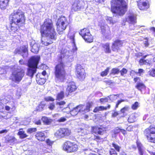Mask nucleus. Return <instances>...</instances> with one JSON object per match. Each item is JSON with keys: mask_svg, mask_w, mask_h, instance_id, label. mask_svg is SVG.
<instances>
[{"mask_svg": "<svg viewBox=\"0 0 155 155\" xmlns=\"http://www.w3.org/2000/svg\"><path fill=\"white\" fill-rule=\"evenodd\" d=\"M9 20L10 33L17 34L21 28L25 26L26 18L25 13L18 9L13 10L9 15Z\"/></svg>", "mask_w": 155, "mask_h": 155, "instance_id": "obj_1", "label": "nucleus"}, {"mask_svg": "<svg viewBox=\"0 0 155 155\" xmlns=\"http://www.w3.org/2000/svg\"><path fill=\"white\" fill-rule=\"evenodd\" d=\"M40 31L42 37L47 38L49 42L41 41L42 44L45 46H48L53 43L57 38V33L51 20L49 18L46 19L40 28Z\"/></svg>", "mask_w": 155, "mask_h": 155, "instance_id": "obj_2", "label": "nucleus"}, {"mask_svg": "<svg viewBox=\"0 0 155 155\" xmlns=\"http://www.w3.org/2000/svg\"><path fill=\"white\" fill-rule=\"evenodd\" d=\"M64 57L63 53H62L58 56L57 58L58 63L54 68L55 79L61 82H64L67 79V74L65 69L66 66L63 61Z\"/></svg>", "mask_w": 155, "mask_h": 155, "instance_id": "obj_3", "label": "nucleus"}, {"mask_svg": "<svg viewBox=\"0 0 155 155\" xmlns=\"http://www.w3.org/2000/svg\"><path fill=\"white\" fill-rule=\"evenodd\" d=\"M110 3L111 12L117 16H124L127 11V0H112Z\"/></svg>", "mask_w": 155, "mask_h": 155, "instance_id": "obj_4", "label": "nucleus"}, {"mask_svg": "<svg viewBox=\"0 0 155 155\" xmlns=\"http://www.w3.org/2000/svg\"><path fill=\"white\" fill-rule=\"evenodd\" d=\"M68 22L67 18L64 16H61L58 18L56 23L57 31L58 34L63 33L67 27Z\"/></svg>", "mask_w": 155, "mask_h": 155, "instance_id": "obj_5", "label": "nucleus"}, {"mask_svg": "<svg viewBox=\"0 0 155 155\" xmlns=\"http://www.w3.org/2000/svg\"><path fill=\"white\" fill-rule=\"evenodd\" d=\"M62 149L67 153H75L78 150V146L75 142L67 140L63 143Z\"/></svg>", "mask_w": 155, "mask_h": 155, "instance_id": "obj_6", "label": "nucleus"}, {"mask_svg": "<svg viewBox=\"0 0 155 155\" xmlns=\"http://www.w3.org/2000/svg\"><path fill=\"white\" fill-rule=\"evenodd\" d=\"M144 137L150 142L155 143V126L150 125L143 131Z\"/></svg>", "mask_w": 155, "mask_h": 155, "instance_id": "obj_7", "label": "nucleus"}, {"mask_svg": "<svg viewBox=\"0 0 155 155\" xmlns=\"http://www.w3.org/2000/svg\"><path fill=\"white\" fill-rule=\"evenodd\" d=\"M25 74L24 70L18 69L13 71L11 74V80L17 83H19L22 79Z\"/></svg>", "mask_w": 155, "mask_h": 155, "instance_id": "obj_8", "label": "nucleus"}, {"mask_svg": "<svg viewBox=\"0 0 155 155\" xmlns=\"http://www.w3.org/2000/svg\"><path fill=\"white\" fill-rule=\"evenodd\" d=\"M75 74L77 78L80 80H84L86 76V73L83 67L78 64L75 68Z\"/></svg>", "mask_w": 155, "mask_h": 155, "instance_id": "obj_9", "label": "nucleus"}, {"mask_svg": "<svg viewBox=\"0 0 155 155\" xmlns=\"http://www.w3.org/2000/svg\"><path fill=\"white\" fill-rule=\"evenodd\" d=\"M71 133V130L68 128H62L57 130L54 133V135L57 138H61L68 136Z\"/></svg>", "mask_w": 155, "mask_h": 155, "instance_id": "obj_10", "label": "nucleus"}, {"mask_svg": "<svg viewBox=\"0 0 155 155\" xmlns=\"http://www.w3.org/2000/svg\"><path fill=\"white\" fill-rule=\"evenodd\" d=\"M93 103L92 101H88L86 103V107H84V106L83 104H80L77 106L79 112L84 114L89 112L90 108L92 106Z\"/></svg>", "mask_w": 155, "mask_h": 155, "instance_id": "obj_11", "label": "nucleus"}, {"mask_svg": "<svg viewBox=\"0 0 155 155\" xmlns=\"http://www.w3.org/2000/svg\"><path fill=\"white\" fill-rule=\"evenodd\" d=\"M105 127L101 125H96L92 126L91 127V132L92 134H98L100 135H103L106 131Z\"/></svg>", "mask_w": 155, "mask_h": 155, "instance_id": "obj_12", "label": "nucleus"}, {"mask_svg": "<svg viewBox=\"0 0 155 155\" xmlns=\"http://www.w3.org/2000/svg\"><path fill=\"white\" fill-rule=\"evenodd\" d=\"M124 41L119 39L115 40L112 43L111 49L113 51H118L120 50V47L123 46Z\"/></svg>", "mask_w": 155, "mask_h": 155, "instance_id": "obj_13", "label": "nucleus"}, {"mask_svg": "<svg viewBox=\"0 0 155 155\" xmlns=\"http://www.w3.org/2000/svg\"><path fill=\"white\" fill-rule=\"evenodd\" d=\"M39 58L34 56H31L28 61V66L29 67L37 68Z\"/></svg>", "mask_w": 155, "mask_h": 155, "instance_id": "obj_14", "label": "nucleus"}, {"mask_svg": "<svg viewBox=\"0 0 155 155\" xmlns=\"http://www.w3.org/2000/svg\"><path fill=\"white\" fill-rule=\"evenodd\" d=\"M112 146L114 148H110L109 151V155H118V152H120L121 147L114 142L112 143Z\"/></svg>", "mask_w": 155, "mask_h": 155, "instance_id": "obj_15", "label": "nucleus"}, {"mask_svg": "<svg viewBox=\"0 0 155 155\" xmlns=\"http://www.w3.org/2000/svg\"><path fill=\"white\" fill-rule=\"evenodd\" d=\"M77 88V87L74 82H70L66 89V94L67 96H68L70 94L76 91Z\"/></svg>", "mask_w": 155, "mask_h": 155, "instance_id": "obj_16", "label": "nucleus"}, {"mask_svg": "<svg viewBox=\"0 0 155 155\" xmlns=\"http://www.w3.org/2000/svg\"><path fill=\"white\" fill-rule=\"evenodd\" d=\"M83 1L82 0H75L72 6L71 9L74 11H77L81 10L83 7Z\"/></svg>", "mask_w": 155, "mask_h": 155, "instance_id": "obj_17", "label": "nucleus"}, {"mask_svg": "<svg viewBox=\"0 0 155 155\" xmlns=\"http://www.w3.org/2000/svg\"><path fill=\"white\" fill-rule=\"evenodd\" d=\"M125 22L131 24H134L137 22L136 16L134 13H130L125 18Z\"/></svg>", "mask_w": 155, "mask_h": 155, "instance_id": "obj_18", "label": "nucleus"}, {"mask_svg": "<svg viewBox=\"0 0 155 155\" xmlns=\"http://www.w3.org/2000/svg\"><path fill=\"white\" fill-rule=\"evenodd\" d=\"M137 2L138 8L141 10L146 11L149 8L148 3L143 0H139Z\"/></svg>", "mask_w": 155, "mask_h": 155, "instance_id": "obj_19", "label": "nucleus"}, {"mask_svg": "<svg viewBox=\"0 0 155 155\" xmlns=\"http://www.w3.org/2000/svg\"><path fill=\"white\" fill-rule=\"evenodd\" d=\"M35 138L39 141H44L46 138L45 133L42 131H38L35 135Z\"/></svg>", "mask_w": 155, "mask_h": 155, "instance_id": "obj_20", "label": "nucleus"}, {"mask_svg": "<svg viewBox=\"0 0 155 155\" xmlns=\"http://www.w3.org/2000/svg\"><path fill=\"white\" fill-rule=\"evenodd\" d=\"M135 87L142 93L145 91L147 88L146 85L142 82H137L135 86Z\"/></svg>", "mask_w": 155, "mask_h": 155, "instance_id": "obj_21", "label": "nucleus"}, {"mask_svg": "<svg viewBox=\"0 0 155 155\" xmlns=\"http://www.w3.org/2000/svg\"><path fill=\"white\" fill-rule=\"evenodd\" d=\"M110 108V105L109 104H107V106H100L95 107L93 110V111L94 113H97L99 111L105 110Z\"/></svg>", "mask_w": 155, "mask_h": 155, "instance_id": "obj_22", "label": "nucleus"}, {"mask_svg": "<svg viewBox=\"0 0 155 155\" xmlns=\"http://www.w3.org/2000/svg\"><path fill=\"white\" fill-rule=\"evenodd\" d=\"M152 59H145V58H142L138 61V62L140 65H150L152 64Z\"/></svg>", "mask_w": 155, "mask_h": 155, "instance_id": "obj_23", "label": "nucleus"}, {"mask_svg": "<svg viewBox=\"0 0 155 155\" xmlns=\"http://www.w3.org/2000/svg\"><path fill=\"white\" fill-rule=\"evenodd\" d=\"M75 35L74 33L69 32L68 35V37L71 40V42L73 44L74 47V48L75 50H77V48L76 46L75 41Z\"/></svg>", "mask_w": 155, "mask_h": 155, "instance_id": "obj_24", "label": "nucleus"}, {"mask_svg": "<svg viewBox=\"0 0 155 155\" xmlns=\"http://www.w3.org/2000/svg\"><path fill=\"white\" fill-rule=\"evenodd\" d=\"M37 68L34 67H29L27 69V75L31 78H32L34 74L36 73Z\"/></svg>", "mask_w": 155, "mask_h": 155, "instance_id": "obj_25", "label": "nucleus"}, {"mask_svg": "<svg viewBox=\"0 0 155 155\" xmlns=\"http://www.w3.org/2000/svg\"><path fill=\"white\" fill-rule=\"evenodd\" d=\"M10 0H0V8L2 10L6 9L8 6Z\"/></svg>", "mask_w": 155, "mask_h": 155, "instance_id": "obj_26", "label": "nucleus"}, {"mask_svg": "<svg viewBox=\"0 0 155 155\" xmlns=\"http://www.w3.org/2000/svg\"><path fill=\"white\" fill-rule=\"evenodd\" d=\"M113 132L114 134L115 135L121 132L124 136H125L127 134V132L125 130L123 129L120 128L118 127H115L113 130Z\"/></svg>", "mask_w": 155, "mask_h": 155, "instance_id": "obj_27", "label": "nucleus"}, {"mask_svg": "<svg viewBox=\"0 0 155 155\" xmlns=\"http://www.w3.org/2000/svg\"><path fill=\"white\" fill-rule=\"evenodd\" d=\"M21 51L22 54V56L24 58L27 57L28 54V46L27 45H23L22 47Z\"/></svg>", "mask_w": 155, "mask_h": 155, "instance_id": "obj_28", "label": "nucleus"}, {"mask_svg": "<svg viewBox=\"0 0 155 155\" xmlns=\"http://www.w3.org/2000/svg\"><path fill=\"white\" fill-rule=\"evenodd\" d=\"M90 30L86 28H84L81 29L79 32V34L82 38L86 36L90 32Z\"/></svg>", "mask_w": 155, "mask_h": 155, "instance_id": "obj_29", "label": "nucleus"}, {"mask_svg": "<svg viewBox=\"0 0 155 155\" xmlns=\"http://www.w3.org/2000/svg\"><path fill=\"white\" fill-rule=\"evenodd\" d=\"M85 41L87 43H91L93 41L94 37L90 32L86 36L83 38Z\"/></svg>", "mask_w": 155, "mask_h": 155, "instance_id": "obj_30", "label": "nucleus"}, {"mask_svg": "<svg viewBox=\"0 0 155 155\" xmlns=\"http://www.w3.org/2000/svg\"><path fill=\"white\" fill-rule=\"evenodd\" d=\"M102 47L104 48L105 52L106 53H110L111 51L110 49V43H107L103 44L102 45Z\"/></svg>", "mask_w": 155, "mask_h": 155, "instance_id": "obj_31", "label": "nucleus"}, {"mask_svg": "<svg viewBox=\"0 0 155 155\" xmlns=\"http://www.w3.org/2000/svg\"><path fill=\"white\" fill-rule=\"evenodd\" d=\"M18 135L19 136L21 139L25 138L28 136V135L25 133V131L23 130V128H20L17 133Z\"/></svg>", "mask_w": 155, "mask_h": 155, "instance_id": "obj_32", "label": "nucleus"}, {"mask_svg": "<svg viewBox=\"0 0 155 155\" xmlns=\"http://www.w3.org/2000/svg\"><path fill=\"white\" fill-rule=\"evenodd\" d=\"M16 140L15 137L8 135H7L5 138V142L6 143H12Z\"/></svg>", "mask_w": 155, "mask_h": 155, "instance_id": "obj_33", "label": "nucleus"}, {"mask_svg": "<svg viewBox=\"0 0 155 155\" xmlns=\"http://www.w3.org/2000/svg\"><path fill=\"white\" fill-rule=\"evenodd\" d=\"M137 146L139 154L140 155H143L144 150L143 148V146L141 143L140 142H137Z\"/></svg>", "mask_w": 155, "mask_h": 155, "instance_id": "obj_34", "label": "nucleus"}, {"mask_svg": "<svg viewBox=\"0 0 155 155\" xmlns=\"http://www.w3.org/2000/svg\"><path fill=\"white\" fill-rule=\"evenodd\" d=\"M93 140L96 141L98 144H101L105 141L104 138H101V137L98 135H94V138Z\"/></svg>", "mask_w": 155, "mask_h": 155, "instance_id": "obj_35", "label": "nucleus"}, {"mask_svg": "<svg viewBox=\"0 0 155 155\" xmlns=\"http://www.w3.org/2000/svg\"><path fill=\"white\" fill-rule=\"evenodd\" d=\"M46 106V103L44 101H41L40 102L38 106L36 108L37 111H40L43 110L45 106Z\"/></svg>", "mask_w": 155, "mask_h": 155, "instance_id": "obj_36", "label": "nucleus"}, {"mask_svg": "<svg viewBox=\"0 0 155 155\" xmlns=\"http://www.w3.org/2000/svg\"><path fill=\"white\" fill-rule=\"evenodd\" d=\"M31 51L35 54H37L39 51L38 45L36 43H34L31 47Z\"/></svg>", "mask_w": 155, "mask_h": 155, "instance_id": "obj_37", "label": "nucleus"}, {"mask_svg": "<svg viewBox=\"0 0 155 155\" xmlns=\"http://www.w3.org/2000/svg\"><path fill=\"white\" fill-rule=\"evenodd\" d=\"M36 81L37 83L41 85L43 84L45 82V79L41 77L40 76H38L37 75L36 78Z\"/></svg>", "mask_w": 155, "mask_h": 155, "instance_id": "obj_38", "label": "nucleus"}, {"mask_svg": "<svg viewBox=\"0 0 155 155\" xmlns=\"http://www.w3.org/2000/svg\"><path fill=\"white\" fill-rule=\"evenodd\" d=\"M79 113L78 109L77 106L73 107L72 109L70 111L71 114L73 116H75L77 115Z\"/></svg>", "mask_w": 155, "mask_h": 155, "instance_id": "obj_39", "label": "nucleus"}, {"mask_svg": "<svg viewBox=\"0 0 155 155\" xmlns=\"http://www.w3.org/2000/svg\"><path fill=\"white\" fill-rule=\"evenodd\" d=\"M41 120L44 123L45 125H49L51 122V120L49 119L47 117L43 116L41 117Z\"/></svg>", "mask_w": 155, "mask_h": 155, "instance_id": "obj_40", "label": "nucleus"}, {"mask_svg": "<svg viewBox=\"0 0 155 155\" xmlns=\"http://www.w3.org/2000/svg\"><path fill=\"white\" fill-rule=\"evenodd\" d=\"M64 91H61L57 94L56 100H60L63 99L64 97Z\"/></svg>", "mask_w": 155, "mask_h": 155, "instance_id": "obj_41", "label": "nucleus"}, {"mask_svg": "<svg viewBox=\"0 0 155 155\" xmlns=\"http://www.w3.org/2000/svg\"><path fill=\"white\" fill-rule=\"evenodd\" d=\"M110 69L109 67H107L104 71H102L100 73V75L102 77L106 76L109 72Z\"/></svg>", "mask_w": 155, "mask_h": 155, "instance_id": "obj_42", "label": "nucleus"}, {"mask_svg": "<svg viewBox=\"0 0 155 155\" xmlns=\"http://www.w3.org/2000/svg\"><path fill=\"white\" fill-rule=\"evenodd\" d=\"M136 119L135 116L133 115H130L128 117L127 120L130 123H132L135 122Z\"/></svg>", "mask_w": 155, "mask_h": 155, "instance_id": "obj_43", "label": "nucleus"}, {"mask_svg": "<svg viewBox=\"0 0 155 155\" xmlns=\"http://www.w3.org/2000/svg\"><path fill=\"white\" fill-rule=\"evenodd\" d=\"M37 131V129L36 127L29 128L27 130V132L28 134H31L34 132H35Z\"/></svg>", "mask_w": 155, "mask_h": 155, "instance_id": "obj_44", "label": "nucleus"}, {"mask_svg": "<svg viewBox=\"0 0 155 155\" xmlns=\"http://www.w3.org/2000/svg\"><path fill=\"white\" fill-rule=\"evenodd\" d=\"M101 104H103L105 103H107L108 101V99L107 97L101 98L99 99Z\"/></svg>", "mask_w": 155, "mask_h": 155, "instance_id": "obj_45", "label": "nucleus"}, {"mask_svg": "<svg viewBox=\"0 0 155 155\" xmlns=\"http://www.w3.org/2000/svg\"><path fill=\"white\" fill-rule=\"evenodd\" d=\"M44 99L45 101L46 102H53L54 101V99L51 96L45 97Z\"/></svg>", "mask_w": 155, "mask_h": 155, "instance_id": "obj_46", "label": "nucleus"}, {"mask_svg": "<svg viewBox=\"0 0 155 155\" xmlns=\"http://www.w3.org/2000/svg\"><path fill=\"white\" fill-rule=\"evenodd\" d=\"M120 72L118 68H113L111 70V74H117Z\"/></svg>", "mask_w": 155, "mask_h": 155, "instance_id": "obj_47", "label": "nucleus"}, {"mask_svg": "<svg viewBox=\"0 0 155 155\" xmlns=\"http://www.w3.org/2000/svg\"><path fill=\"white\" fill-rule=\"evenodd\" d=\"M45 143L51 147L52 145L54 143V141H51L49 139H48L46 140Z\"/></svg>", "mask_w": 155, "mask_h": 155, "instance_id": "obj_48", "label": "nucleus"}, {"mask_svg": "<svg viewBox=\"0 0 155 155\" xmlns=\"http://www.w3.org/2000/svg\"><path fill=\"white\" fill-rule=\"evenodd\" d=\"M139 106V103L138 102H135L131 106V108L133 110H136L138 107Z\"/></svg>", "mask_w": 155, "mask_h": 155, "instance_id": "obj_49", "label": "nucleus"}, {"mask_svg": "<svg viewBox=\"0 0 155 155\" xmlns=\"http://www.w3.org/2000/svg\"><path fill=\"white\" fill-rule=\"evenodd\" d=\"M120 72V75L121 76H124L125 74H126L127 72V70L124 68H123Z\"/></svg>", "mask_w": 155, "mask_h": 155, "instance_id": "obj_50", "label": "nucleus"}, {"mask_svg": "<svg viewBox=\"0 0 155 155\" xmlns=\"http://www.w3.org/2000/svg\"><path fill=\"white\" fill-rule=\"evenodd\" d=\"M5 112L4 111H0V120L2 119H5V116H4L3 114H5Z\"/></svg>", "mask_w": 155, "mask_h": 155, "instance_id": "obj_51", "label": "nucleus"}, {"mask_svg": "<svg viewBox=\"0 0 155 155\" xmlns=\"http://www.w3.org/2000/svg\"><path fill=\"white\" fill-rule=\"evenodd\" d=\"M149 75L152 77L155 76V69H152L149 71Z\"/></svg>", "mask_w": 155, "mask_h": 155, "instance_id": "obj_52", "label": "nucleus"}, {"mask_svg": "<svg viewBox=\"0 0 155 155\" xmlns=\"http://www.w3.org/2000/svg\"><path fill=\"white\" fill-rule=\"evenodd\" d=\"M55 107V105L54 103H50L48 108L51 110H52L54 109Z\"/></svg>", "mask_w": 155, "mask_h": 155, "instance_id": "obj_53", "label": "nucleus"}, {"mask_svg": "<svg viewBox=\"0 0 155 155\" xmlns=\"http://www.w3.org/2000/svg\"><path fill=\"white\" fill-rule=\"evenodd\" d=\"M117 96V97H119V94H115V95H110L109 98L110 100L111 101H113L115 100V96Z\"/></svg>", "mask_w": 155, "mask_h": 155, "instance_id": "obj_54", "label": "nucleus"}, {"mask_svg": "<svg viewBox=\"0 0 155 155\" xmlns=\"http://www.w3.org/2000/svg\"><path fill=\"white\" fill-rule=\"evenodd\" d=\"M133 126L132 125H129L126 128V132L127 131H132L133 130Z\"/></svg>", "mask_w": 155, "mask_h": 155, "instance_id": "obj_55", "label": "nucleus"}, {"mask_svg": "<svg viewBox=\"0 0 155 155\" xmlns=\"http://www.w3.org/2000/svg\"><path fill=\"white\" fill-rule=\"evenodd\" d=\"M67 120L66 118L64 117H62L58 119L57 120L58 122H64Z\"/></svg>", "mask_w": 155, "mask_h": 155, "instance_id": "obj_56", "label": "nucleus"}, {"mask_svg": "<svg viewBox=\"0 0 155 155\" xmlns=\"http://www.w3.org/2000/svg\"><path fill=\"white\" fill-rule=\"evenodd\" d=\"M128 107H124L122 108L120 110V111L123 114H124L126 111H127L128 110Z\"/></svg>", "mask_w": 155, "mask_h": 155, "instance_id": "obj_57", "label": "nucleus"}, {"mask_svg": "<svg viewBox=\"0 0 155 155\" xmlns=\"http://www.w3.org/2000/svg\"><path fill=\"white\" fill-rule=\"evenodd\" d=\"M123 101H124V100H118L116 104V105L115 107V108H117L118 107L119 105Z\"/></svg>", "mask_w": 155, "mask_h": 155, "instance_id": "obj_58", "label": "nucleus"}, {"mask_svg": "<svg viewBox=\"0 0 155 155\" xmlns=\"http://www.w3.org/2000/svg\"><path fill=\"white\" fill-rule=\"evenodd\" d=\"M66 104V102L64 101H61L56 103V104L59 106L64 105Z\"/></svg>", "mask_w": 155, "mask_h": 155, "instance_id": "obj_59", "label": "nucleus"}, {"mask_svg": "<svg viewBox=\"0 0 155 155\" xmlns=\"http://www.w3.org/2000/svg\"><path fill=\"white\" fill-rule=\"evenodd\" d=\"M135 56L138 58L143 56V53L141 52L137 53L135 54Z\"/></svg>", "mask_w": 155, "mask_h": 155, "instance_id": "obj_60", "label": "nucleus"}, {"mask_svg": "<svg viewBox=\"0 0 155 155\" xmlns=\"http://www.w3.org/2000/svg\"><path fill=\"white\" fill-rule=\"evenodd\" d=\"M119 114V113H118L117 112L115 111L114 113H113L112 114L111 116L112 117H116Z\"/></svg>", "mask_w": 155, "mask_h": 155, "instance_id": "obj_61", "label": "nucleus"}, {"mask_svg": "<svg viewBox=\"0 0 155 155\" xmlns=\"http://www.w3.org/2000/svg\"><path fill=\"white\" fill-rule=\"evenodd\" d=\"M101 30L102 34H104L105 33L106 29L105 27L104 26H101Z\"/></svg>", "mask_w": 155, "mask_h": 155, "instance_id": "obj_62", "label": "nucleus"}, {"mask_svg": "<svg viewBox=\"0 0 155 155\" xmlns=\"http://www.w3.org/2000/svg\"><path fill=\"white\" fill-rule=\"evenodd\" d=\"M140 78L139 77H136L134 78L133 80L135 83L137 82L138 81H140Z\"/></svg>", "mask_w": 155, "mask_h": 155, "instance_id": "obj_63", "label": "nucleus"}, {"mask_svg": "<svg viewBox=\"0 0 155 155\" xmlns=\"http://www.w3.org/2000/svg\"><path fill=\"white\" fill-rule=\"evenodd\" d=\"M104 82L106 83V84L108 85H110L113 83L111 80H107L104 81Z\"/></svg>", "mask_w": 155, "mask_h": 155, "instance_id": "obj_64", "label": "nucleus"}]
</instances>
